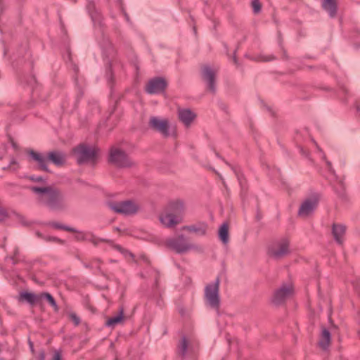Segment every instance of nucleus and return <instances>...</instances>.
I'll list each match as a JSON object with an SVG mask.
<instances>
[{
	"label": "nucleus",
	"instance_id": "11",
	"mask_svg": "<svg viewBox=\"0 0 360 360\" xmlns=\"http://www.w3.org/2000/svg\"><path fill=\"white\" fill-rule=\"evenodd\" d=\"M197 345L193 338L184 336L179 343V353L181 356L189 355L195 352Z\"/></svg>",
	"mask_w": 360,
	"mask_h": 360
},
{
	"label": "nucleus",
	"instance_id": "33",
	"mask_svg": "<svg viewBox=\"0 0 360 360\" xmlns=\"http://www.w3.org/2000/svg\"><path fill=\"white\" fill-rule=\"evenodd\" d=\"M16 164V162L15 160H12L11 162V165H10V167L12 168V166L13 165H15Z\"/></svg>",
	"mask_w": 360,
	"mask_h": 360
},
{
	"label": "nucleus",
	"instance_id": "18",
	"mask_svg": "<svg viewBox=\"0 0 360 360\" xmlns=\"http://www.w3.org/2000/svg\"><path fill=\"white\" fill-rule=\"evenodd\" d=\"M182 230L193 233L198 236H202L206 234L207 226L205 224H195L184 226Z\"/></svg>",
	"mask_w": 360,
	"mask_h": 360
},
{
	"label": "nucleus",
	"instance_id": "28",
	"mask_svg": "<svg viewBox=\"0 0 360 360\" xmlns=\"http://www.w3.org/2000/svg\"><path fill=\"white\" fill-rule=\"evenodd\" d=\"M70 320L75 324L78 325L79 323V317L75 313H70Z\"/></svg>",
	"mask_w": 360,
	"mask_h": 360
},
{
	"label": "nucleus",
	"instance_id": "14",
	"mask_svg": "<svg viewBox=\"0 0 360 360\" xmlns=\"http://www.w3.org/2000/svg\"><path fill=\"white\" fill-rule=\"evenodd\" d=\"M171 212L175 215H179L183 218V214L186 210L184 202L181 199H174L169 202L166 207Z\"/></svg>",
	"mask_w": 360,
	"mask_h": 360
},
{
	"label": "nucleus",
	"instance_id": "1",
	"mask_svg": "<svg viewBox=\"0 0 360 360\" xmlns=\"http://www.w3.org/2000/svg\"><path fill=\"white\" fill-rule=\"evenodd\" d=\"M165 245L172 250L179 254H186L191 252H201L203 250L202 245L187 240L183 235L167 239Z\"/></svg>",
	"mask_w": 360,
	"mask_h": 360
},
{
	"label": "nucleus",
	"instance_id": "2",
	"mask_svg": "<svg viewBox=\"0 0 360 360\" xmlns=\"http://www.w3.org/2000/svg\"><path fill=\"white\" fill-rule=\"evenodd\" d=\"M32 190L39 193L41 199L49 202L53 208H60L66 205V198L58 190L46 187H32Z\"/></svg>",
	"mask_w": 360,
	"mask_h": 360
},
{
	"label": "nucleus",
	"instance_id": "13",
	"mask_svg": "<svg viewBox=\"0 0 360 360\" xmlns=\"http://www.w3.org/2000/svg\"><path fill=\"white\" fill-rule=\"evenodd\" d=\"M292 291V288L291 285H283L275 292L273 297V302L276 304H281L288 296L290 295Z\"/></svg>",
	"mask_w": 360,
	"mask_h": 360
},
{
	"label": "nucleus",
	"instance_id": "20",
	"mask_svg": "<svg viewBox=\"0 0 360 360\" xmlns=\"http://www.w3.org/2000/svg\"><path fill=\"white\" fill-rule=\"evenodd\" d=\"M321 4L323 8L331 17H334L335 15L336 0H321Z\"/></svg>",
	"mask_w": 360,
	"mask_h": 360
},
{
	"label": "nucleus",
	"instance_id": "5",
	"mask_svg": "<svg viewBox=\"0 0 360 360\" xmlns=\"http://www.w3.org/2000/svg\"><path fill=\"white\" fill-rule=\"evenodd\" d=\"M205 304L210 307L217 309L220 304L219 295V281L208 284L205 289Z\"/></svg>",
	"mask_w": 360,
	"mask_h": 360
},
{
	"label": "nucleus",
	"instance_id": "8",
	"mask_svg": "<svg viewBox=\"0 0 360 360\" xmlns=\"http://www.w3.org/2000/svg\"><path fill=\"white\" fill-rule=\"evenodd\" d=\"M159 220L162 226L167 228H172L182 221V217L179 215H175L165 207L160 213Z\"/></svg>",
	"mask_w": 360,
	"mask_h": 360
},
{
	"label": "nucleus",
	"instance_id": "21",
	"mask_svg": "<svg viewBox=\"0 0 360 360\" xmlns=\"http://www.w3.org/2000/svg\"><path fill=\"white\" fill-rule=\"evenodd\" d=\"M229 227L228 224H222L219 229V237L223 243H227L229 240Z\"/></svg>",
	"mask_w": 360,
	"mask_h": 360
},
{
	"label": "nucleus",
	"instance_id": "19",
	"mask_svg": "<svg viewBox=\"0 0 360 360\" xmlns=\"http://www.w3.org/2000/svg\"><path fill=\"white\" fill-rule=\"evenodd\" d=\"M330 344V334L325 328H322L319 345L323 349H326Z\"/></svg>",
	"mask_w": 360,
	"mask_h": 360
},
{
	"label": "nucleus",
	"instance_id": "16",
	"mask_svg": "<svg viewBox=\"0 0 360 360\" xmlns=\"http://www.w3.org/2000/svg\"><path fill=\"white\" fill-rule=\"evenodd\" d=\"M317 200L316 199H307L302 202L299 210V215L307 217L316 209Z\"/></svg>",
	"mask_w": 360,
	"mask_h": 360
},
{
	"label": "nucleus",
	"instance_id": "23",
	"mask_svg": "<svg viewBox=\"0 0 360 360\" xmlns=\"http://www.w3.org/2000/svg\"><path fill=\"white\" fill-rule=\"evenodd\" d=\"M20 299L33 304L39 300V295H37L31 292H25L20 294Z\"/></svg>",
	"mask_w": 360,
	"mask_h": 360
},
{
	"label": "nucleus",
	"instance_id": "31",
	"mask_svg": "<svg viewBox=\"0 0 360 360\" xmlns=\"http://www.w3.org/2000/svg\"><path fill=\"white\" fill-rule=\"evenodd\" d=\"M272 59H273V57L270 56V57L262 58L261 59V60H262V61H269V60H271Z\"/></svg>",
	"mask_w": 360,
	"mask_h": 360
},
{
	"label": "nucleus",
	"instance_id": "7",
	"mask_svg": "<svg viewBox=\"0 0 360 360\" xmlns=\"http://www.w3.org/2000/svg\"><path fill=\"white\" fill-rule=\"evenodd\" d=\"M110 206L115 212L124 214H134L140 207L139 205L133 200L112 202Z\"/></svg>",
	"mask_w": 360,
	"mask_h": 360
},
{
	"label": "nucleus",
	"instance_id": "35",
	"mask_svg": "<svg viewBox=\"0 0 360 360\" xmlns=\"http://www.w3.org/2000/svg\"><path fill=\"white\" fill-rule=\"evenodd\" d=\"M3 154L0 153V159L2 158Z\"/></svg>",
	"mask_w": 360,
	"mask_h": 360
},
{
	"label": "nucleus",
	"instance_id": "10",
	"mask_svg": "<svg viewBox=\"0 0 360 360\" xmlns=\"http://www.w3.org/2000/svg\"><path fill=\"white\" fill-rule=\"evenodd\" d=\"M289 252V243L287 240H282L269 247L268 254L276 259L281 258Z\"/></svg>",
	"mask_w": 360,
	"mask_h": 360
},
{
	"label": "nucleus",
	"instance_id": "22",
	"mask_svg": "<svg viewBox=\"0 0 360 360\" xmlns=\"http://www.w3.org/2000/svg\"><path fill=\"white\" fill-rule=\"evenodd\" d=\"M124 320V316L123 311H121L119 314L108 319L106 321V325L110 327H115L117 324L122 323Z\"/></svg>",
	"mask_w": 360,
	"mask_h": 360
},
{
	"label": "nucleus",
	"instance_id": "6",
	"mask_svg": "<svg viewBox=\"0 0 360 360\" xmlns=\"http://www.w3.org/2000/svg\"><path fill=\"white\" fill-rule=\"evenodd\" d=\"M110 161L120 167H129L133 165L132 161L121 149L112 147L110 153Z\"/></svg>",
	"mask_w": 360,
	"mask_h": 360
},
{
	"label": "nucleus",
	"instance_id": "34",
	"mask_svg": "<svg viewBox=\"0 0 360 360\" xmlns=\"http://www.w3.org/2000/svg\"><path fill=\"white\" fill-rule=\"evenodd\" d=\"M11 144H12V146H13V148H15V147H16V146H15V143L13 142V140H11Z\"/></svg>",
	"mask_w": 360,
	"mask_h": 360
},
{
	"label": "nucleus",
	"instance_id": "15",
	"mask_svg": "<svg viewBox=\"0 0 360 360\" xmlns=\"http://www.w3.org/2000/svg\"><path fill=\"white\" fill-rule=\"evenodd\" d=\"M178 116L180 121L188 127L196 117V114L190 109L182 108L178 111Z\"/></svg>",
	"mask_w": 360,
	"mask_h": 360
},
{
	"label": "nucleus",
	"instance_id": "26",
	"mask_svg": "<svg viewBox=\"0 0 360 360\" xmlns=\"http://www.w3.org/2000/svg\"><path fill=\"white\" fill-rule=\"evenodd\" d=\"M112 248L115 250H117V251H119L121 254H122L126 257H133V255L131 252H129L127 250H124V248H122V247H120L119 245H112Z\"/></svg>",
	"mask_w": 360,
	"mask_h": 360
},
{
	"label": "nucleus",
	"instance_id": "4",
	"mask_svg": "<svg viewBox=\"0 0 360 360\" xmlns=\"http://www.w3.org/2000/svg\"><path fill=\"white\" fill-rule=\"evenodd\" d=\"M73 153L79 164H94L98 158V150L96 148L84 144L75 148Z\"/></svg>",
	"mask_w": 360,
	"mask_h": 360
},
{
	"label": "nucleus",
	"instance_id": "30",
	"mask_svg": "<svg viewBox=\"0 0 360 360\" xmlns=\"http://www.w3.org/2000/svg\"><path fill=\"white\" fill-rule=\"evenodd\" d=\"M29 179L30 180L34 181H43V178L41 176L34 177V176H30L29 177Z\"/></svg>",
	"mask_w": 360,
	"mask_h": 360
},
{
	"label": "nucleus",
	"instance_id": "17",
	"mask_svg": "<svg viewBox=\"0 0 360 360\" xmlns=\"http://www.w3.org/2000/svg\"><path fill=\"white\" fill-rule=\"evenodd\" d=\"M215 71L207 66H205L202 68V76L205 80L207 82L208 88L210 90L214 89V82L215 77Z\"/></svg>",
	"mask_w": 360,
	"mask_h": 360
},
{
	"label": "nucleus",
	"instance_id": "24",
	"mask_svg": "<svg viewBox=\"0 0 360 360\" xmlns=\"http://www.w3.org/2000/svg\"><path fill=\"white\" fill-rule=\"evenodd\" d=\"M345 228L342 225L335 224L333 227V233L335 240L338 243H341V237L344 234Z\"/></svg>",
	"mask_w": 360,
	"mask_h": 360
},
{
	"label": "nucleus",
	"instance_id": "29",
	"mask_svg": "<svg viewBox=\"0 0 360 360\" xmlns=\"http://www.w3.org/2000/svg\"><path fill=\"white\" fill-rule=\"evenodd\" d=\"M52 360H62L61 355L59 352L55 351L52 357Z\"/></svg>",
	"mask_w": 360,
	"mask_h": 360
},
{
	"label": "nucleus",
	"instance_id": "25",
	"mask_svg": "<svg viewBox=\"0 0 360 360\" xmlns=\"http://www.w3.org/2000/svg\"><path fill=\"white\" fill-rule=\"evenodd\" d=\"M46 300L52 307L56 308V304L53 297L49 293L39 295V300Z\"/></svg>",
	"mask_w": 360,
	"mask_h": 360
},
{
	"label": "nucleus",
	"instance_id": "9",
	"mask_svg": "<svg viewBox=\"0 0 360 360\" xmlns=\"http://www.w3.org/2000/svg\"><path fill=\"white\" fill-rule=\"evenodd\" d=\"M148 124L150 128L160 132L164 136L169 135V123L168 120L159 117H151Z\"/></svg>",
	"mask_w": 360,
	"mask_h": 360
},
{
	"label": "nucleus",
	"instance_id": "3",
	"mask_svg": "<svg viewBox=\"0 0 360 360\" xmlns=\"http://www.w3.org/2000/svg\"><path fill=\"white\" fill-rule=\"evenodd\" d=\"M30 155L36 162L37 168L41 170H47L49 160L51 161L56 165H61L65 160V155L59 152H52L47 155H44L41 153L30 151Z\"/></svg>",
	"mask_w": 360,
	"mask_h": 360
},
{
	"label": "nucleus",
	"instance_id": "27",
	"mask_svg": "<svg viewBox=\"0 0 360 360\" xmlns=\"http://www.w3.org/2000/svg\"><path fill=\"white\" fill-rule=\"evenodd\" d=\"M252 6L255 13H258L261 9V4H260L259 0H252Z\"/></svg>",
	"mask_w": 360,
	"mask_h": 360
},
{
	"label": "nucleus",
	"instance_id": "12",
	"mask_svg": "<svg viewBox=\"0 0 360 360\" xmlns=\"http://www.w3.org/2000/svg\"><path fill=\"white\" fill-rule=\"evenodd\" d=\"M167 86V82L164 79L155 78L148 82L146 85V91L150 94H159L164 91Z\"/></svg>",
	"mask_w": 360,
	"mask_h": 360
},
{
	"label": "nucleus",
	"instance_id": "32",
	"mask_svg": "<svg viewBox=\"0 0 360 360\" xmlns=\"http://www.w3.org/2000/svg\"><path fill=\"white\" fill-rule=\"evenodd\" d=\"M56 227H57V228H58V229H65V230H67V231H72V229H70V228H64V227H63V226H59V225H56Z\"/></svg>",
	"mask_w": 360,
	"mask_h": 360
}]
</instances>
